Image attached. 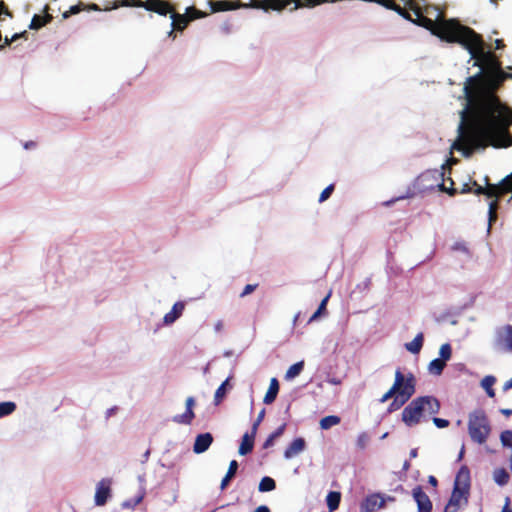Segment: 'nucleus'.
<instances>
[{
  "label": "nucleus",
  "instance_id": "1",
  "mask_svg": "<svg viewBox=\"0 0 512 512\" xmlns=\"http://www.w3.org/2000/svg\"><path fill=\"white\" fill-rule=\"evenodd\" d=\"M411 11L415 18L410 16V22L426 28L441 41L460 44L468 51L470 59L476 60L474 66L480 61L487 65L485 73L480 67L479 72L465 82L463 91L467 103L460 111L458 136L452 148L468 158L474 151L484 150L488 146H511L509 127L512 125V109L499 99L495 90L505 79H512V73L503 70L502 63L487 49L482 36L458 19L445 18L438 7L424 0L418 2L417 6H411Z\"/></svg>",
  "mask_w": 512,
  "mask_h": 512
},
{
  "label": "nucleus",
  "instance_id": "2",
  "mask_svg": "<svg viewBox=\"0 0 512 512\" xmlns=\"http://www.w3.org/2000/svg\"><path fill=\"white\" fill-rule=\"evenodd\" d=\"M441 408L439 400L434 396H420L413 399L402 411V421L407 427H414L426 419V414L435 415Z\"/></svg>",
  "mask_w": 512,
  "mask_h": 512
},
{
  "label": "nucleus",
  "instance_id": "3",
  "mask_svg": "<svg viewBox=\"0 0 512 512\" xmlns=\"http://www.w3.org/2000/svg\"><path fill=\"white\" fill-rule=\"evenodd\" d=\"M470 491V472L467 466H462L455 477L453 490L443 512H458L468 504Z\"/></svg>",
  "mask_w": 512,
  "mask_h": 512
},
{
  "label": "nucleus",
  "instance_id": "4",
  "mask_svg": "<svg viewBox=\"0 0 512 512\" xmlns=\"http://www.w3.org/2000/svg\"><path fill=\"white\" fill-rule=\"evenodd\" d=\"M467 426L471 440L479 445L487 441L492 431L490 420L482 408L475 409L469 413Z\"/></svg>",
  "mask_w": 512,
  "mask_h": 512
},
{
  "label": "nucleus",
  "instance_id": "5",
  "mask_svg": "<svg viewBox=\"0 0 512 512\" xmlns=\"http://www.w3.org/2000/svg\"><path fill=\"white\" fill-rule=\"evenodd\" d=\"M484 180L487 186L486 188L474 182V186L476 187L474 193L476 195L484 194L488 198L499 199L502 195L509 193L512 190V185L509 184V182H511L512 180V172L506 177H504L498 184H490L488 176H486Z\"/></svg>",
  "mask_w": 512,
  "mask_h": 512
},
{
  "label": "nucleus",
  "instance_id": "6",
  "mask_svg": "<svg viewBox=\"0 0 512 512\" xmlns=\"http://www.w3.org/2000/svg\"><path fill=\"white\" fill-rule=\"evenodd\" d=\"M444 170L445 164H442L440 169H429L423 172L417 178L418 186L422 190L433 189L435 187L438 189H445Z\"/></svg>",
  "mask_w": 512,
  "mask_h": 512
},
{
  "label": "nucleus",
  "instance_id": "7",
  "mask_svg": "<svg viewBox=\"0 0 512 512\" xmlns=\"http://www.w3.org/2000/svg\"><path fill=\"white\" fill-rule=\"evenodd\" d=\"M493 348L500 352H512V325L507 324L495 331Z\"/></svg>",
  "mask_w": 512,
  "mask_h": 512
},
{
  "label": "nucleus",
  "instance_id": "8",
  "mask_svg": "<svg viewBox=\"0 0 512 512\" xmlns=\"http://www.w3.org/2000/svg\"><path fill=\"white\" fill-rule=\"evenodd\" d=\"M204 16H205V13H203L202 11H199L195 8H192V7L187 8L185 15L171 13V15H170V17L172 19L171 27H173V29H175V30L183 31L186 28V26L188 25V22L190 20L202 18Z\"/></svg>",
  "mask_w": 512,
  "mask_h": 512
},
{
  "label": "nucleus",
  "instance_id": "9",
  "mask_svg": "<svg viewBox=\"0 0 512 512\" xmlns=\"http://www.w3.org/2000/svg\"><path fill=\"white\" fill-rule=\"evenodd\" d=\"M400 378V384L397 388L396 394L406 399H410L416 391L415 376L411 372H409L407 375H404L401 372Z\"/></svg>",
  "mask_w": 512,
  "mask_h": 512
},
{
  "label": "nucleus",
  "instance_id": "10",
  "mask_svg": "<svg viewBox=\"0 0 512 512\" xmlns=\"http://www.w3.org/2000/svg\"><path fill=\"white\" fill-rule=\"evenodd\" d=\"M385 506V498L381 493H373L368 495L360 504V512H374L376 508Z\"/></svg>",
  "mask_w": 512,
  "mask_h": 512
},
{
  "label": "nucleus",
  "instance_id": "11",
  "mask_svg": "<svg viewBox=\"0 0 512 512\" xmlns=\"http://www.w3.org/2000/svg\"><path fill=\"white\" fill-rule=\"evenodd\" d=\"M412 496L417 503L418 512H431L433 509L432 502L428 495L423 491L421 486H416L412 490Z\"/></svg>",
  "mask_w": 512,
  "mask_h": 512
},
{
  "label": "nucleus",
  "instance_id": "12",
  "mask_svg": "<svg viewBox=\"0 0 512 512\" xmlns=\"http://www.w3.org/2000/svg\"><path fill=\"white\" fill-rule=\"evenodd\" d=\"M195 405L194 397L190 396L185 401L186 410L182 414H178L173 416L172 421L177 424L189 425L192 423L195 414L193 412V407Z\"/></svg>",
  "mask_w": 512,
  "mask_h": 512
},
{
  "label": "nucleus",
  "instance_id": "13",
  "mask_svg": "<svg viewBox=\"0 0 512 512\" xmlns=\"http://www.w3.org/2000/svg\"><path fill=\"white\" fill-rule=\"evenodd\" d=\"M213 440L214 438L210 432L198 434L193 445V452L195 454L206 452L213 443Z\"/></svg>",
  "mask_w": 512,
  "mask_h": 512
},
{
  "label": "nucleus",
  "instance_id": "14",
  "mask_svg": "<svg viewBox=\"0 0 512 512\" xmlns=\"http://www.w3.org/2000/svg\"><path fill=\"white\" fill-rule=\"evenodd\" d=\"M306 449V441L302 437H298L294 439L288 447L284 450V458L291 459L300 453H302Z\"/></svg>",
  "mask_w": 512,
  "mask_h": 512
},
{
  "label": "nucleus",
  "instance_id": "15",
  "mask_svg": "<svg viewBox=\"0 0 512 512\" xmlns=\"http://www.w3.org/2000/svg\"><path fill=\"white\" fill-rule=\"evenodd\" d=\"M184 309L185 303L183 301H177L176 303H174L170 312L164 315L163 324L172 325L173 323H175L183 314Z\"/></svg>",
  "mask_w": 512,
  "mask_h": 512
},
{
  "label": "nucleus",
  "instance_id": "16",
  "mask_svg": "<svg viewBox=\"0 0 512 512\" xmlns=\"http://www.w3.org/2000/svg\"><path fill=\"white\" fill-rule=\"evenodd\" d=\"M110 486L109 482L106 483V481L103 479L101 480L96 487V493H95V504L97 506H103L106 504L108 498L110 497Z\"/></svg>",
  "mask_w": 512,
  "mask_h": 512
},
{
  "label": "nucleus",
  "instance_id": "17",
  "mask_svg": "<svg viewBox=\"0 0 512 512\" xmlns=\"http://www.w3.org/2000/svg\"><path fill=\"white\" fill-rule=\"evenodd\" d=\"M146 10L153 11L159 15H167L169 13V4L164 0H148L145 5Z\"/></svg>",
  "mask_w": 512,
  "mask_h": 512
},
{
  "label": "nucleus",
  "instance_id": "18",
  "mask_svg": "<svg viewBox=\"0 0 512 512\" xmlns=\"http://www.w3.org/2000/svg\"><path fill=\"white\" fill-rule=\"evenodd\" d=\"M256 435H253L252 432H246L242 437V442L239 446V454L244 456L252 452L254 448V439Z\"/></svg>",
  "mask_w": 512,
  "mask_h": 512
},
{
  "label": "nucleus",
  "instance_id": "19",
  "mask_svg": "<svg viewBox=\"0 0 512 512\" xmlns=\"http://www.w3.org/2000/svg\"><path fill=\"white\" fill-rule=\"evenodd\" d=\"M279 392V382L276 378H272L270 381V385L268 391L266 392L263 402L267 405L273 403L277 398Z\"/></svg>",
  "mask_w": 512,
  "mask_h": 512
},
{
  "label": "nucleus",
  "instance_id": "20",
  "mask_svg": "<svg viewBox=\"0 0 512 512\" xmlns=\"http://www.w3.org/2000/svg\"><path fill=\"white\" fill-rule=\"evenodd\" d=\"M380 2H377V4L395 11L397 14H399L401 17H403L406 20H410V14L406 12L401 6L395 3L394 0H379Z\"/></svg>",
  "mask_w": 512,
  "mask_h": 512
},
{
  "label": "nucleus",
  "instance_id": "21",
  "mask_svg": "<svg viewBox=\"0 0 512 512\" xmlns=\"http://www.w3.org/2000/svg\"><path fill=\"white\" fill-rule=\"evenodd\" d=\"M239 464L236 460H232L229 464L228 471L221 481L220 489L225 490L229 485L230 481L235 477Z\"/></svg>",
  "mask_w": 512,
  "mask_h": 512
},
{
  "label": "nucleus",
  "instance_id": "22",
  "mask_svg": "<svg viewBox=\"0 0 512 512\" xmlns=\"http://www.w3.org/2000/svg\"><path fill=\"white\" fill-rule=\"evenodd\" d=\"M401 377V370L400 368H398L395 372V381H394V384L392 385V387L380 398V403H385L386 401H388L390 398L392 397H395L396 396V391H397V388L400 384V378Z\"/></svg>",
  "mask_w": 512,
  "mask_h": 512
},
{
  "label": "nucleus",
  "instance_id": "23",
  "mask_svg": "<svg viewBox=\"0 0 512 512\" xmlns=\"http://www.w3.org/2000/svg\"><path fill=\"white\" fill-rule=\"evenodd\" d=\"M341 502V493L338 491H330L326 496V504L329 508V512H333L338 509Z\"/></svg>",
  "mask_w": 512,
  "mask_h": 512
},
{
  "label": "nucleus",
  "instance_id": "24",
  "mask_svg": "<svg viewBox=\"0 0 512 512\" xmlns=\"http://www.w3.org/2000/svg\"><path fill=\"white\" fill-rule=\"evenodd\" d=\"M423 341V334L418 333L411 342L405 344V348L412 354H418L422 349Z\"/></svg>",
  "mask_w": 512,
  "mask_h": 512
},
{
  "label": "nucleus",
  "instance_id": "25",
  "mask_svg": "<svg viewBox=\"0 0 512 512\" xmlns=\"http://www.w3.org/2000/svg\"><path fill=\"white\" fill-rule=\"evenodd\" d=\"M510 475L505 468H497L493 472V480L501 487L508 484Z\"/></svg>",
  "mask_w": 512,
  "mask_h": 512
},
{
  "label": "nucleus",
  "instance_id": "26",
  "mask_svg": "<svg viewBox=\"0 0 512 512\" xmlns=\"http://www.w3.org/2000/svg\"><path fill=\"white\" fill-rule=\"evenodd\" d=\"M496 382V377L493 375H487L481 380V387L485 390L486 394L493 398L495 396V390L493 389V385Z\"/></svg>",
  "mask_w": 512,
  "mask_h": 512
},
{
  "label": "nucleus",
  "instance_id": "27",
  "mask_svg": "<svg viewBox=\"0 0 512 512\" xmlns=\"http://www.w3.org/2000/svg\"><path fill=\"white\" fill-rule=\"evenodd\" d=\"M52 20V16L46 14L44 16L35 14L31 20L29 28L32 30H38Z\"/></svg>",
  "mask_w": 512,
  "mask_h": 512
},
{
  "label": "nucleus",
  "instance_id": "28",
  "mask_svg": "<svg viewBox=\"0 0 512 512\" xmlns=\"http://www.w3.org/2000/svg\"><path fill=\"white\" fill-rule=\"evenodd\" d=\"M144 496L145 489L142 487V491H139L135 497L123 501L121 507L123 509H134L138 504L142 502Z\"/></svg>",
  "mask_w": 512,
  "mask_h": 512
},
{
  "label": "nucleus",
  "instance_id": "29",
  "mask_svg": "<svg viewBox=\"0 0 512 512\" xmlns=\"http://www.w3.org/2000/svg\"><path fill=\"white\" fill-rule=\"evenodd\" d=\"M446 366V362L440 358L433 359L428 365V371L432 375L439 376L442 374L444 368Z\"/></svg>",
  "mask_w": 512,
  "mask_h": 512
},
{
  "label": "nucleus",
  "instance_id": "30",
  "mask_svg": "<svg viewBox=\"0 0 512 512\" xmlns=\"http://www.w3.org/2000/svg\"><path fill=\"white\" fill-rule=\"evenodd\" d=\"M304 369V361L294 363L285 373V380L290 381L297 377Z\"/></svg>",
  "mask_w": 512,
  "mask_h": 512
},
{
  "label": "nucleus",
  "instance_id": "31",
  "mask_svg": "<svg viewBox=\"0 0 512 512\" xmlns=\"http://www.w3.org/2000/svg\"><path fill=\"white\" fill-rule=\"evenodd\" d=\"M285 428H286V423H283L273 433H271L268 436V438L265 440V442L263 443V448L267 449V448L273 446L275 439H277L284 433Z\"/></svg>",
  "mask_w": 512,
  "mask_h": 512
},
{
  "label": "nucleus",
  "instance_id": "32",
  "mask_svg": "<svg viewBox=\"0 0 512 512\" xmlns=\"http://www.w3.org/2000/svg\"><path fill=\"white\" fill-rule=\"evenodd\" d=\"M341 419L339 416H336V415H328V416H325L323 417L321 420H320V427L321 429L323 430H328L330 429L331 427L335 426V425H338L340 423Z\"/></svg>",
  "mask_w": 512,
  "mask_h": 512
},
{
  "label": "nucleus",
  "instance_id": "33",
  "mask_svg": "<svg viewBox=\"0 0 512 512\" xmlns=\"http://www.w3.org/2000/svg\"><path fill=\"white\" fill-rule=\"evenodd\" d=\"M276 488V482L269 476H264L258 486L260 492H270Z\"/></svg>",
  "mask_w": 512,
  "mask_h": 512
},
{
  "label": "nucleus",
  "instance_id": "34",
  "mask_svg": "<svg viewBox=\"0 0 512 512\" xmlns=\"http://www.w3.org/2000/svg\"><path fill=\"white\" fill-rule=\"evenodd\" d=\"M230 377H228L225 381L221 383V385L217 388L214 395V402L218 405L223 398L226 396L227 388L229 386Z\"/></svg>",
  "mask_w": 512,
  "mask_h": 512
},
{
  "label": "nucleus",
  "instance_id": "35",
  "mask_svg": "<svg viewBox=\"0 0 512 512\" xmlns=\"http://www.w3.org/2000/svg\"><path fill=\"white\" fill-rule=\"evenodd\" d=\"M498 209V199L489 203L488 209V233L491 230L492 224L497 220L496 210Z\"/></svg>",
  "mask_w": 512,
  "mask_h": 512
},
{
  "label": "nucleus",
  "instance_id": "36",
  "mask_svg": "<svg viewBox=\"0 0 512 512\" xmlns=\"http://www.w3.org/2000/svg\"><path fill=\"white\" fill-rule=\"evenodd\" d=\"M451 250L454 251V252H460L462 253L463 255H465L466 257V260H470L471 257H472V254H471V251L470 249L468 248V246L466 245L465 242L463 241H457L455 242L452 247H451Z\"/></svg>",
  "mask_w": 512,
  "mask_h": 512
},
{
  "label": "nucleus",
  "instance_id": "37",
  "mask_svg": "<svg viewBox=\"0 0 512 512\" xmlns=\"http://www.w3.org/2000/svg\"><path fill=\"white\" fill-rule=\"evenodd\" d=\"M16 408V404L12 401L0 402V418L12 414L16 410Z\"/></svg>",
  "mask_w": 512,
  "mask_h": 512
},
{
  "label": "nucleus",
  "instance_id": "38",
  "mask_svg": "<svg viewBox=\"0 0 512 512\" xmlns=\"http://www.w3.org/2000/svg\"><path fill=\"white\" fill-rule=\"evenodd\" d=\"M370 440H371L370 433H368L366 431L361 432L356 439L357 448L360 450H365L366 447L368 446V444L370 443Z\"/></svg>",
  "mask_w": 512,
  "mask_h": 512
},
{
  "label": "nucleus",
  "instance_id": "39",
  "mask_svg": "<svg viewBox=\"0 0 512 512\" xmlns=\"http://www.w3.org/2000/svg\"><path fill=\"white\" fill-rule=\"evenodd\" d=\"M408 400L409 399H406V398L401 397L396 394L393 401L388 406V409H387L388 413H392V412L400 409Z\"/></svg>",
  "mask_w": 512,
  "mask_h": 512
},
{
  "label": "nucleus",
  "instance_id": "40",
  "mask_svg": "<svg viewBox=\"0 0 512 512\" xmlns=\"http://www.w3.org/2000/svg\"><path fill=\"white\" fill-rule=\"evenodd\" d=\"M452 356V348L449 343H445L440 347L439 350V358L443 361L447 362L451 359Z\"/></svg>",
  "mask_w": 512,
  "mask_h": 512
},
{
  "label": "nucleus",
  "instance_id": "41",
  "mask_svg": "<svg viewBox=\"0 0 512 512\" xmlns=\"http://www.w3.org/2000/svg\"><path fill=\"white\" fill-rule=\"evenodd\" d=\"M334 184H330L328 185L320 194V197H319V202L322 203V202H325L330 196L331 194L333 193L334 191Z\"/></svg>",
  "mask_w": 512,
  "mask_h": 512
},
{
  "label": "nucleus",
  "instance_id": "42",
  "mask_svg": "<svg viewBox=\"0 0 512 512\" xmlns=\"http://www.w3.org/2000/svg\"><path fill=\"white\" fill-rule=\"evenodd\" d=\"M264 416H265V409L263 408L259 412V414H258L256 420L254 421V423L252 424L251 432L253 433V435H256L258 427H259L260 423L263 421Z\"/></svg>",
  "mask_w": 512,
  "mask_h": 512
},
{
  "label": "nucleus",
  "instance_id": "43",
  "mask_svg": "<svg viewBox=\"0 0 512 512\" xmlns=\"http://www.w3.org/2000/svg\"><path fill=\"white\" fill-rule=\"evenodd\" d=\"M433 423L437 428H446L449 426V421L443 418L433 417Z\"/></svg>",
  "mask_w": 512,
  "mask_h": 512
},
{
  "label": "nucleus",
  "instance_id": "44",
  "mask_svg": "<svg viewBox=\"0 0 512 512\" xmlns=\"http://www.w3.org/2000/svg\"><path fill=\"white\" fill-rule=\"evenodd\" d=\"M331 293H328L320 302L318 308L316 311H320L321 314H324L326 312V306L328 303V300L330 298Z\"/></svg>",
  "mask_w": 512,
  "mask_h": 512
},
{
  "label": "nucleus",
  "instance_id": "45",
  "mask_svg": "<svg viewBox=\"0 0 512 512\" xmlns=\"http://www.w3.org/2000/svg\"><path fill=\"white\" fill-rule=\"evenodd\" d=\"M257 288V284H247L242 293L240 294L241 297H244L250 293H252Z\"/></svg>",
  "mask_w": 512,
  "mask_h": 512
},
{
  "label": "nucleus",
  "instance_id": "46",
  "mask_svg": "<svg viewBox=\"0 0 512 512\" xmlns=\"http://www.w3.org/2000/svg\"><path fill=\"white\" fill-rule=\"evenodd\" d=\"M26 35V32H22V33H15L11 39H8V37H5V45H9L11 42L13 41H16L22 37H25Z\"/></svg>",
  "mask_w": 512,
  "mask_h": 512
},
{
  "label": "nucleus",
  "instance_id": "47",
  "mask_svg": "<svg viewBox=\"0 0 512 512\" xmlns=\"http://www.w3.org/2000/svg\"><path fill=\"white\" fill-rule=\"evenodd\" d=\"M82 9H83V4L80 2L77 5L71 6L69 9V13L71 15H75V14H78Z\"/></svg>",
  "mask_w": 512,
  "mask_h": 512
},
{
  "label": "nucleus",
  "instance_id": "48",
  "mask_svg": "<svg viewBox=\"0 0 512 512\" xmlns=\"http://www.w3.org/2000/svg\"><path fill=\"white\" fill-rule=\"evenodd\" d=\"M370 283H371L370 279L366 278L361 284L357 285V289H359L360 291L367 290V289H369Z\"/></svg>",
  "mask_w": 512,
  "mask_h": 512
},
{
  "label": "nucleus",
  "instance_id": "49",
  "mask_svg": "<svg viewBox=\"0 0 512 512\" xmlns=\"http://www.w3.org/2000/svg\"><path fill=\"white\" fill-rule=\"evenodd\" d=\"M439 191H442V192H446L447 194H449L450 196H454L457 192V190L455 188H453V181L451 180V186L450 187H446L445 186V189H438Z\"/></svg>",
  "mask_w": 512,
  "mask_h": 512
},
{
  "label": "nucleus",
  "instance_id": "50",
  "mask_svg": "<svg viewBox=\"0 0 512 512\" xmlns=\"http://www.w3.org/2000/svg\"><path fill=\"white\" fill-rule=\"evenodd\" d=\"M231 27H232V25H231V23H230V22H224V23L221 25L220 29H221V31H222L224 34H229V33L231 32Z\"/></svg>",
  "mask_w": 512,
  "mask_h": 512
},
{
  "label": "nucleus",
  "instance_id": "51",
  "mask_svg": "<svg viewBox=\"0 0 512 512\" xmlns=\"http://www.w3.org/2000/svg\"><path fill=\"white\" fill-rule=\"evenodd\" d=\"M501 512H512V507L510 506V498L509 497H506L505 505Z\"/></svg>",
  "mask_w": 512,
  "mask_h": 512
},
{
  "label": "nucleus",
  "instance_id": "52",
  "mask_svg": "<svg viewBox=\"0 0 512 512\" xmlns=\"http://www.w3.org/2000/svg\"><path fill=\"white\" fill-rule=\"evenodd\" d=\"M326 382L331 385H339V384H341L342 381H341V379L336 378V377H328Z\"/></svg>",
  "mask_w": 512,
  "mask_h": 512
},
{
  "label": "nucleus",
  "instance_id": "53",
  "mask_svg": "<svg viewBox=\"0 0 512 512\" xmlns=\"http://www.w3.org/2000/svg\"><path fill=\"white\" fill-rule=\"evenodd\" d=\"M138 482L140 484L139 486V491H142V487L146 490L145 488V474H142V475H139L138 476Z\"/></svg>",
  "mask_w": 512,
  "mask_h": 512
},
{
  "label": "nucleus",
  "instance_id": "54",
  "mask_svg": "<svg viewBox=\"0 0 512 512\" xmlns=\"http://www.w3.org/2000/svg\"><path fill=\"white\" fill-rule=\"evenodd\" d=\"M223 326H224L223 321H222V320H218V321L215 323V325H214V330H215V332H217V333L221 332V331H222V329H223Z\"/></svg>",
  "mask_w": 512,
  "mask_h": 512
},
{
  "label": "nucleus",
  "instance_id": "55",
  "mask_svg": "<svg viewBox=\"0 0 512 512\" xmlns=\"http://www.w3.org/2000/svg\"><path fill=\"white\" fill-rule=\"evenodd\" d=\"M1 14H6V15H9L10 16V13L5 5V3L3 1H0V15Z\"/></svg>",
  "mask_w": 512,
  "mask_h": 512
},
{
  "label": "nucleus",
  "instance_id": "56",
  "mask_svg": "<svg viewBox=\"0 0 512 512\" xmlns=\"http://www.w3.org/2000/svg\"><path fill=\"white\" fill-rule=\"evenodd\" d=\"M117 409H118V408H117L116 406H114V407H111V408L107 409V411H106V413H105V414H106V418L108 419V418H110L111 416H113V415L116 413Z\"/></svg>",
  "mask_w": 512,
  "mask_h": 512
},
{
  "label": "nucleus",
  "instance_id": "57",
  "mask_svg": "<svg viewBox=\"0 0 512 512\" xmlns=\"http://www.w3.org/2000/svg\"><path fill=\"white\" fill-rule=\"evenodd\" d=\"M24 149L29 150L36 147V143L34 141H27L23 144Z\"/></svg>",
  "mask_w": 512,
  "mask_h": 512
},
{
  "label": "nucleus",
  "instance_id": "58",
  "mask_svg": "<svg viewBox=\"0 0 512 512\" xmlns=\"http://www.w3.org/2000/svg\"><path fill=\"white\" fill-rule=\"evenodd\" d=\"M150 454H151V450L150 449H147L143 455H142V459H141V462L142 463H145L148 461L149 457H150Z\"/></svg>",
  "mask_w": 512,
  "mask_h": 512
},
{
  "label": "nucleus",
  "instance_id": "59",
  "mask_svg": "<svg viewBox=\"0 0 512 512\" xmlns=\"http://www.w3.org/2000/svg\"><path fill=\"white\" fill-rule=\"evenodd\" d=\"M512 389V378L506 381L503 385V391L506 392L508 390Z\"/></svg>",
  "mask_w": 512,
  "mask_h": 512
},
{
  "label": "nucleus",
  "instance_id": "60",
  "mask_svg": "<svg viewBox=\"0 0 512 512\" xmlns=\"http://www.w3.org/2000/svg\"><path fill=\"white\" fill-rule=\"evenodd\" d=\"M322 314L320 313V311H315L312 316L309 318V321L308 323H311L315 320H317Z\"/></svg>",
  "mask_w": 512,
  "mask_h": 512
},
{
  "label": "nucleus",
  "instance_id": "61",
  "mask_svg": "<svg viewBox=\"0 0 512 512\" xmlns=\"http://www.w3.org/2000/svg\"><path fill=\"white\" fill-rule=\"evenodd\" d=\"M499 412L504 415V416H511L512 415V409H508V408H502L499 410Z\"/></svg>",
  "mask_w": 512,
  "mask_h": 512
},
{
  "label": "nucleus",
  "instance_id": "62",
  "mask_svg": "<svg viewBox=\"0 0 512 512\" xmlns=\"http://www.w3.org/2000/svg\"><path fill=\"white\" fill-rule=\"evenodd\" d=\"M255 512H271L269 507L266 505H261L256 508Z\"/></svg>",
  "mask_w": 512,
  "mask_h": 512
},
{
  "label": "nucleus",
  "instance_id": "63",
  "mask_svg": "<svg viewBox=\"0 0 512 512\" xmlns=\"http://www.w3.org/2000/svg\"><path fill=\"white\" fill-rule=\"evenodd\" d=\"M495 44H496V49H503L505 47V44H504L503 40H501V39L495 40Z\"/></svg>",
  "mask_w": 512,
  "mask_h": 512
},
{
  "label": "nucleus",
  "instance_id": "64",
  "mask_svg": "<svg viewBox=\"0 0 512 512\" xmlns=\"http://www.w3.org/2000/svg\"><path fill=\"white\" fill-rule=\"evenodd\" d=\"M428 482H429L432 486H434V487H435V486H437V484H438V481H437V479H436L434 476H429V478H428Z\"/></svg>",
  "mask_w": 512,
  "mask_h": 512
}]
</instances>
